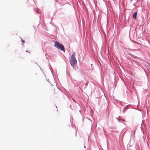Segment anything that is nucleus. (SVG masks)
I'll return each mask as SVG.
<instances>
[{
    "label": "nucleus",
    "mask_w": 150,
    "mask_h": 150,
    "mask_svg": "<svg viewBox=\"0 0 150 150\" xmlns=\"http://www.w3.org/2000/svg\"><path fill=\"white\" fill-rule=\"evenodd\" d=\"M73 100L75 103H76V102L75 100H74V99H73Z\"/></svg>",
    "instance_id": "nucleus-7"
},
{
    "label": "nucleus",
    "mask_w": 150,
    "mask_h": 150,
    "mask_svg": "<svg viewBox=\"0 0 150 150\" xmlns=\"http://www.w3.org/2000/svg\"><path fill=\"white\" fill-rule=\"evenodd\" d=\"M131 56H132V57H133V56H134V55H133L132 54H131Z\"/></svg>",
    "instance_id": "nucleus-6"
},
{
    "label": "nucleus",
    "mask_w": 150,
    "mask_h": 150,
    "mask_svg": "<svg viewBox=\"0 0 150 150\" xmlns=\"http://www.w3.org/2000/svg\"><path fill=\"white\" fill-rule=\"evenodd\" d=\"M75 56L76 53L75 52H74L73 53L70 60L71 64L72 66L75 65L77 62V60L75 57Z\"/></svg>",
    "instance_id": "nucleus-1"
},
{
    "label": "nucleus",
    "mask_w": 150,
    "mask_h": 150,
    "mask_svg": "<svg viewBox=\"0 0 150 150\" xmlns=\"http://www.w3.org/2000/svg\"><path fill=\"white\" fill-rule=\"evenodd\" d=\"M39 25H38V26L37 27H38V26Z\"/></svg>",
    "instance_id": "nucleus-9"
},
{
    "label": "nucleus",
    "mask_w": 150,
    "mask_h": 150,
    "mask_svg": "<svg viewBox=\"0 0 150 150\" xmlns=\"http://www.w3.org/2000/svg\"><path fill=\"white\" fill-rule=\"evenodd\" d=\"M55 92H54V93H53V94H55Z\"/></svg>",
    "instance_id": "nucleus-8"
},
{
    "label": "nucleus",
    "mask_w": 150,
    "mask_h": 150,
    "mask_svg": "<svg viewBox=\"0 0 150 150\" xmlns=\"http://www.w3.org/2000/svg\"><path fill=\"white\" fill-rule=\"evenodd\" d=\"M54 46L57 48L60 49L62 50H64V46L61 44L56 42L54 45Z\"/></svg>",
    "instance_id": "nucleus-2"
},
{
    "label": "nucleus",
    "mask_w": 150,
    "mask_h": 150,
    "mask_svg": "<svg viewBox=\"0 0 150 150\" xmlns=\"http://www.w3.org/2000/svg\"><path fill=\"white\" fill-rule=\"evenodd\" d=\"M137 15V12H136L134 13L133 15L132 18L133 19H134L135 20H136V17Z\"/></svg>",
    "instance_id": "nucleus-3"
},
{
    "label": "nucleus",
    "mask_w": 150,
    "mask_h": 150,
    "mask_svg": "<svg viewBox=\"0 0 150 150\" xmlns=\"http://www.w3.org/2000/svg\"><path fill=\"white\" fill-rule=\"evenodd\" d=\"M21 41H22V42L23 43H24L25 42V41L24 40H22Z\"/></svg>",
    "instance_id": "nucleus-4"
},
{
    "label": "nucleus",
    "mask_w": 150,
    "mask_h": 150,
    "mask_svg": "<svg viewBox=\"0 0 150 150\" xmlns=\"http://www.w3.org/2000/svg\"><path fill=\"white\" fill-rule=\"evenodd\" d=\"M35 11L37 12V13H38V10L37 9H35Z\"/></svg>",
    "instance_id": "nucleus-5"
}]
</instances>
